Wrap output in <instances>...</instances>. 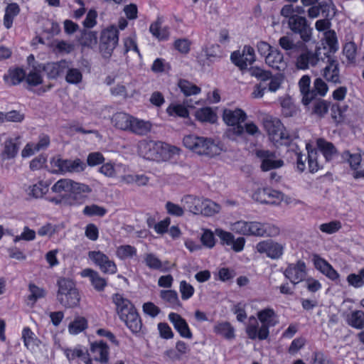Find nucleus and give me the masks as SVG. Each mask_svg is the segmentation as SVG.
I'll return each instance as SVG.
<instances>
[{"label": "nucleus", "mask_w": 364, "mask_h": 364, "mask_svg": "<svg viewBox=\"0 0 364 364\" xmlns=\"http://www.w3.org/2000/svg\"><path fill=\"white\" fill-rule=\"evenodd\" d=\"M257 318L262 326L258 328V321L255 316L249 318L246 332L251 339L258 338L259 340L266 339L269 336V327L277 323V315L271 308H267L258 311Z\"/></svg>", "instance_id": "obj_1"}, {"label": "nucleus", "mask_w": 364, "mask_h": 364, "mask_svg": "<svg viewBox=\"0 0 364 364\" xmlns=\"http://www.w3.org/2000/svg\"><path fill=\"white\" fill-rule=\"evenodd\" d=\"M183 145L199 155H206L210 157L220 155L223 151V146L211 138L198 136L190 134L184 136Z\"/></svg>", "instance_id": "obj_2"}, {"label": "nucleus", "mask_w": 364, "mask_h": 364, "mask_svg": "<svg viewBox=\"0 0 364 364\" xmlns=\"http://www.w3.org/2000/svg\"><path fill=\"white\" fill-rule=\"evenodd\" d=\"M230 228L234 232L243 235L274 237L279 234V228L274 225L257 221L239 220L230 223Z\"/></svg>", "instance_id": "obj_3"}, {"label": "nucleus", "mask_w": 364, "mask_h": 364, "mask_svg": "<svg viewBox=\"0 0 364 364\" xmlns=\"http://www.w3.org/2000/svg\"><path fill=\"white\" fill-rule=\"evenodd\" d=\"M58 290L57 300L65 308H74L78 306L80 296L72 280L65 278L58 281Z\"/></svg>", "instance_id": "obj_4"}, {"label": "nucleus", "mask_w": 364, "mask_h": 364, "mask_svg": "<svg viewBox=\"0 0 364 364\" xmlns=\"http://www.w3.org/2000/svg\"><path fill=\"white\" fill-rule=\"evenodd\" d=\"M247 118V114L240 108L225 109L223 112L224 122L232 128L229 129L226 134L229 139H235L244 134V127L241 124Z\"/></svg>", "instance_id": "obj_5"}, {"label": "nucleus", "mask_w": 364, "mask_h": 364, "mask_svg": "<svg viewBox=\"0 0 364 364\" xmlns=\"http://www.w3.org/2000/svg\"><path fill=\"white\" fill-rule=\"evenodd\" d=\"M51 191L57 194H64L77 198L82 194L90 193L92 189L87 184L70 178H62L54 183Z\"/></svg>", "instance_id": "obj_6"}, {"label": "nucleus", "mask_w": 364, "mask_h": 364, "mask_svg": "<svg viewBox=\"0 0 364 364\" xmlns=\"http://www.w3.org/2000/svg\"><path fill=\"white\" fill-rule=\"evenodd\" d=\"M50 172L54 174L80 173L86 168L85 164L80 159H65L54 156L50 161Z\"/></svg>", "instance_id": "obj_7"}, {"label": "nucleus", "mask_w": 364, "mask_h": 364, "mask_svg": "<svg viewBox=\"0 0 364 364\" xmlns=\"http://www.w3.org/2000/svg\"><path fill=\"white\" fill-rule=\"evenodd\" d=\"M263 127L267 133L269 140L276 146L287 144L288 134L279 119L267 116L263 119Z\"/></svg>", "instance_id": "obj_8"}, {"label": "nucleus", "mask_w": 364, "mask_h": 364, "mask_svg": "<svg viewBox=\"0 0 364 364\" xmlns=\"http://www.w3.org/2000/svg\"><path fill=\"white\" fill-rule=\"evenodd\" d=\"M119 32L115 26H108L101 32L100 52L104 58H109L118 44Z\"/></svg>", "instance_id": "obj_9"}, {"label": "nucleus", "mask_w": 364, "mask_h": 364, "mask_svg": "<svg viewBox=\"0 0 364 364\" xmlns=\"http://www.w3.org/2000/svg\"><path fill=\"white\" fill-rule=\"evenodd\" d=\"M289 29L294 33H298L304 42H309L311 40L312 28L307 23L306 18L295 15L288 20Z\"/></svg>", "instance_id": "obj_10"}, {"label": "nucleus", "mask_w": 364, "mask_h": 364, "mask_svg": "<svg viewBox=\"0 0 364 364\" xmlns=\"http://www.w3.org/2000/svg\"><path fill=\"white\" fill-rule=\"evenodd\" d=\"M21 145V135H14L5 139L2 144L0 157L2 161L14 159L18 154Z\"/></svg>", "instance_id": "obj_11"}, {"label": "nucleus", "mask_w": 364, "mask_h": 364, "mask_svg": "<svg viewBox=\"0 0 364 364\" xmlns=\"http://www.w3.org/2000/svg\"><path fill=\"white\" fill-rule=\"evenodd\" d=\"M230 58L232 63L240 70H245L255 61V50L250 46H245L242 51L233 52Z\"/></svg>", "instance_id": "obj_12"}, {"label": "nucleus", "mask_w": 364, "mask_h": 364, "mask_svg": "<svg viewBox=\"0 0 364 364\" xmlns=\"http://www.w3.org/2000/svg\"><path fill=\"white\" fill-rule=\"evenodd\" d=\"M296 53L299 55L296 59L295 66L299 70H307L310 66L317 65L319 62L317 52L309 50L305 43L304 47Z\"/></svg>", "instance_id": "obj_13"}, {"label": "nucleus", "mask_w": 364, "mask_h": 364, "mask_svg": "<svg viewBox=\"0 0 364 364\" xmlns=\"http://www.w3.org/2000/svg\"><path fill=\"white\" fill-rule=\"evenodd\" d=\"M296 155V168L299 171L303 172L306 169V161L308 160L309 169L311 173L316 172L322 164L318 161L317 152L314 150L308 151V156L301 154L299 152Z\"/></svg>", "instance_id": "obj_14"}, {"label": "nucleus", "mask_w": 364, "mask_h": 364, "mask_svg": "<svg viewBox=\"0 0 364 364\" xmlns=\"http://www.w3.org/2000/svg\"><path fill=\"white\" fill-rule=\"evenodd\" d=\"M89 258L99 267L100 270L105 274H114L117 272V265L114 262L103 252L100 251H91L88 253Z\"/></svg>", "instance_id": "obj_15"}, {"label": "nucleus", "mask_w": 364, "mask_h": 364, "mask_svg": "<svg viewBox=\"0 0 364 364\" xmlns=\"http://www.w3.org/2000/svg\"><path fill=\"white\" fill-rule=\"evenodd\" d=\"M256 155L261 161V169L268 171L272 169L279 168L284 166V161L277 158L275 153L268 150H257Z\"/></svg>", "instance_id": "obj_16"}, {"label": "nucleus", "mask_w": 364, "mask_h": 364, "mask_svg": "<svg viewBox=\"0 0 364 364\" xmlns=\"http://www.w3.org/2000/svg\"><path fill=\"white\" fill-rule=\"evenodd\" d=\"M285 277L293 284L302 282L306 276V266L303 261L289 264L284 272Z\"/></svg>", "instance_id": "obj_17"}, {"label": "nucleus", "mask_w": 364, "mask_h": 364, "mask_svg": "<svg viewBox=\"0 0 364 364\" xmlns=\"http://www.w3.org/2000/svg\"><path fill=\"white\" fill-rule=\"evenodd\" d=\"M256 250L261 254H266L268 257L278 259L283 254L284 247L278 242L267 240L257 243Z\"/></svg>", "instance_id": "obj_18"}, {"label": "nucleus", "mask_w": 364, "mask_h": 364, "mask_svg": "<svg viewBox=\"0 0 364 364\" xmlns=\"http://www.w3.org/2000/svg\"><path fill=\"white\" fill-rule=\"evenodd\" d=\"M161 147V143L154 141L142 140L138 144L139 154L149 160H158L160 157L159 149Z\"/></svg>", "instance_id": "obj_19"}, {"label": "nucleus", "mask_w": 364, "mask_h": 364, "mask_svg": "<svg viewBox=\"0 0 364 364\" xmlns=\"http://www.w3.org/2000/svg\"><path fill=\"white\" fill-rule=\"evenodd\" d=\"M44 70L48 78L56 79L64 74L68 68V61L61 60L58 62H50L45 65H41V68Z\"/></svg>", "instance_id": "obj_20"}, {"label": "nucleus", "mask_w": 364, "mask_h": 364, "mask_svg": "<svg viewBox=\"0 0 364 364\" xmlns=\"http://www.w3.org/2000/svg\"><path fill=\"white\" fill-rule=\"evenodd\" d=\"M344 155L348 157V163L353 170V177L355 178H364V161L361 159V153L351 154L349 151H346Z\"/></svg>", "instance_id": "obj_21"}, {"label": "nucleus", "mask_w": 364, "mask_h": 364, "mask_svg": "<svg viewBox=\"0 0 364 364\" xmlns=\"http://www.w3.org/2000/svg\"><path fill=\"white\" fill-rule=\"evenodd\" d=\"M313 262L315 268L326 275L331 280H336L339 278V274L336 271L333 267L324 259L321 258L318 255L313 256Z\"/></svg>", "instance_id": "obj_22"}, {"label": "nucleus", "mask_w": 364, "mask_h": 364, "mask_svg": "<svg viewBox=\"0 0 364 364\" xmlns=\"http://www.w3.org/2000/svg\"><path fill=\"white\" fill-rule=\"evenodd\" d=\"M202 198L203 197L188 194L183 196L181 199V202L183 205L185 211L186 210L193 215H200Z\"/></svg>", "instance_id": "obj_23"}, {"label": "nucleus", "mask_w": 364, "mask_h": 364, "mask_svg": "<svg viewBox=\"0 0 364 364\" xmlns=\"http://www.w3.org/2000/svg\"><path fill=\"white\" fill-rule=\"evenodd\" d=\"M264 60L267 65L279 71H284L287 68V63L284 60L283 53L277 48L267 55Z\"/></svg>", "instance_id": "obj_24"}, {"label": "nucleus", "mask_w": 364, "mask_h": 364, "mask_svg": "<svg viewBox=\"0 0 364 364\" xmlns=\"http://www.w3.org/2000/svg\"><path fill=\"white\" fill-rule=\"evenodd\" d=\"M90 351L96 361L106 364L109 361V347L102 341L92 343L90 346Z\"/></svg>", "instance_id": "obj_25"}, {"label": "nucleus", "mask_w": 364, "mask_h": 364, "mask_svg": "<svg viewBox=\"0 0 364 364\" xmlns=\"http://www.w3.org/2000/svg\"><path fill=\"white\" fill-rule=\"evenodd\" d=\"M311 78L309 75H304L299 81V87L302 95L301 102L308 105L316 97L314 90H310Z\"/></svg>", "instance_id": "obj_26"}, {"label": "nucleus", "mask_w": 364, "mask_h": 364, "mask_svg": "<svg viewBox=\"0 0 364 364\" xmlns=\"http://www.w3.org/2000/svg\"><path fill=\"white\" fill-rule=\"evenodd\" d=\"M170 321L174 326V328L179 333V334L186 338H191L192 333L188 326V323L179 314L176 313H171L168 315Z\"/></svg>", "instance_id": "obj_27"}, {"label": "nucleus", "mask_w": 364, "mask_h": 364, "mask_svg": "<svg viewBox=\"0 0 364 364\" xmlns=\"http://www.w3.org/2000/svg\"><path fill=\"white\" fill-rule=\"evenodd\" d=\"M119 318L132 332L137 333L140 331L141 322L135 309L126 314L122 313Z\"/></svg>", "instance_id": "obj_28"}, {"label": "nucleus", "mask_w": 364, "mask_h": 364, "mask_svg": "<svg viewBox=\"0 0 364 364\" xmlns=\"http://www.w3.org/2000/svg\"><path fill=\"white\" fill-rule=\"evenodd\" d=\"M305 42L297 41L295 43L294 40L289 36H284L279 39V46L286 51L287 55L291 56L299 52Z\"/></svg>", "instance_id": "obj_29"}, {"label": "nucleus", "mask_w": 364, "mask_h": 364, "mask_svg": "<svg viewBox=\"0 0 364 364\" xmlns=\"http://www.w3.org/2000/svg\"><path fill=\"white\" fill-rule=\"evenodd\" d=\"M144 258L146 265L150 269L167 272L174 266V264H170L167 261L162 262L155 255L152 253H147L144 255Z\"/></svg>", "instance_id": "obj_30"}, {"label": "nucleus", "mask_w": 364, "mask_h": 364, "mask_svg": "<svg viewBox=\"0 0 364 364\" xmlns=\"http://www.w3.org/2000/svg\"><path fill=\"white\" fill-rule=\"evenodd\" d=\"M80 274L83 277H89L92 285L97 291H102L107 285L105 279L102 277L97 272L92 269H85L81 272Z\"/></svg>", "instance_id": "obj_31"}, {"label": "nucleus", "mask_w": 364, "mask_h": 364, "mask_svg": "<svg viewBox=\"0 0 364 364\" xmlns=\"http://www.w3.org/2000/svg\"><path fill=\"white\" fill-rule=\"evenodd\" d=\"M316 146L328 161L332 160L337 155V149L335 146L322 138L316 140Z\"/></svg>", "instance_id": "obj_32"}, {"label": "nucleus", "mask_w": 364, "mask_h": 364, "mask_svg": "<svg viewBox=\"0 0 364 364\" xmlns=\"http://www.w3.org/2000/svg\"><path fill=\"white\" fill-rule=\"evenodd\" d=\"M152 124L149 121L132 117L129 131L137 135H146L151 129Z\"/></svg>", "instance_id": "obj_33"}, {"label": "nucleus", "mask_w": 364, "mask_h": 364, "mask_svg": "<svg viewBox=\"0 0 364 364\" xmlns=\"http://www.w3.org/2000/svg\"><path fill=\"white\" fill-rule=\"evenodd\" d=\"M132 119V116L127 113L117 112L112 116L111 120L112 124L116 128L124 131H129Z\"/></svg>", "instance_id": "obj_34"}, {"label": "nucleus", "mask_w": 364, "mask_h": 364, "mask_svg": "<svg viewBox=\"0 0 364 364\" xmlns=\"http://www.w3.org/2000/svg\"><path fill=\"white\" fill-rule=\"evenodd\" d=\"M220 210L221 206L218 203L208 198H202L201 212H200V215L205 217H212L219 213Z\"/></svg>", "instance_id": "obj_35"}, {"label": "nucleus", "mask_w": 364, "mask_h": 364, "mask_svg": "<svg viewBox=\"0 0 364 364\" xmlns=\"http://www.w3.org/2000/svg\"><path fill=\"white\" fill-rule=\"evenodd\" d=\"M20 7L16 3L9 4L5 9L3 24L6 29L12 27L14 18L19 14Z\"/></svg>", "instance_id": "obj_36"}, {"label": "nucleus", "mask_w": 364, "mask_h": 364, "mask_svg": "<svg viewBox=\"0 0 364 364\" xmlns=\"http://www.w3.org/2000/svg\"><path fill=\"white\" fill-rule=\"evenodd\" d=\"M112 300L116 305L119 316H121L122 313L126 314L134 309L131 302L120 294L113 295Z\"/></svg>", "instance_id": "obj_37"}, {"label": "nucleus", "mask_w": 364, "mask_h": 364, "mask_svg": "<svg viewBox=\"0 0 364 364\" xmlns=\"http://www.w3.org/2000/svg\"><path fill=\"white\" fill-rule=\"evenodd\" d=\"M323 77L329 82L334 83L339 82L338 63L336 60H330L328 65L323 70Z\"/></svg>", "instance_id": "obj_38"}, {"label": "nucleus", "mask_w": 364, "mask_h": 364, "mask_svg": "<svg viewBox=\"0 0 364 364\" xmlns=\"http://www.w3.org/2000/svg\"><path fill=\"white\" fill-rule=\"evenodd\" d=\"M49 186L50 183L46 181H39L37 183L30 186L26 192L29 196L36 198H42L48 193Z\"/></svg>", "instance_id": "obj_39"}, {"label": "nucleus", "mask_w": 364, "mask_h": 364, "mask_svg": "<svg viewBox=\"0 0 364 364\" xmlns=\"http://www.w3.org/2000/svg\"><path fill=\"white\" fill-rule=\"evenodd\" d=\"M65 80L68 84L78 85L82 81V72L80 69L72 68L68 61V68L66 69Z\"/></svg>", "instance_id": "obj_40"}, {"label": "nucleus", "mask_w": 364, "mask_h": 364, "mask_svg": "<svg viewBox=\"0 0 364 364\" xmlns=\"http://www.w3.org/2000/svg\"><path fill=\"white\" fill-rule=\"evenodd\" d=\"M87 328V320L83 317L77 316L68 325V332L71 335H77Z\"/></svg>", "instance_id": "obj_41"}, {"label": "nucleus", "mask_w": 364, "mask_h": 364, "mask_svg": "<svg viewBox=\"0 0 364 364\" xmlns=\"http://www.w3.org/2000/svg\"><path fill=\"white\" fill-rule=\"evenodd\" d=\"M80 44L83 47L92 48L96 46L97 43V33L91 31H83L80 38L79 39Z\"/></svg>", "instance_id": "obj_42"}, {"label": "nucleus", "mask_w": 364, "mask_h": 364, "mask_svg": "<svg viewBox=\"0 0 364 364\" xmlns=\"http://www.w3.org/2000/svg\"><path fill=\"white\" fill-rule=\"evenodd\" d=\"M22 338L23 339L25 346L30 350H33L38 346L39 340L31 330L26 327L22 331Z\"/></svg>", "instance_id": "obj_43"}, {"label": "nucleus", "mask_w": 364, "mask_h": 364, "mask_svg": "<svg viewBox=\"0 0 364 364\" xmlns=\"http://www.w3.org/2000/svg\"><path fill=\"white\" fill-rule=\"evenodd\" d=\"M178 86L185 96L195 95L200 92L199 87L186 80H179Z\"/></svg>", "instance_id": "obj_44"}, {"label": "nucleus", "mask_w": 364, "mask_h": 364, "mask_svg": "<svg viewBox=\"0 0 364 364\" xmlns=\"http://www.w3.org/2000/svg\"><path fill=\"white\" fill-rule=\"evenodd\" d=\"M160 298L173 307L180 306L181 302L178 294L174 290H161L159 293Z\"/></svg>", "instance_id": "obj_45"}, {"label": "nucleus", "mask_w": 364, "mask_h": 364, "mask_svg": "<svg viewBox=\"0 0 364 364\" xmlns=\"http://www.w3.org/2000/svg\"><path fill=\"white\" fill-rule=\"evenodd\" d=\"M51 48L54 52L68 54L75 49V45L62 40H55L51 43Z\"/></svg>", "instance_id": "obj_46"}, {"label": "nucleus", "mask_w": 364, "mask_h": 364, "mask_svg": "<svg viewBox=\"0 0 364 364\" xmlns=\"http://www.w3.org/2000/svg\"><path fill=\"white\" fill-rule=\"evenodd\" d=\"M214 331L227 339H232L235 337L234 328L228 322L218 323L214 327Z\"/></svg>", "instance_id": "obj_47"}, {"label": "nucleus", "mask_w": 364, "mask_h": 364, "mask_svg": "<svg viewBox=\"0 0 364 364\" xmlns=\"http://www.w3.org/2000/svg\"><path fill=\"white\" fill-rule=\"evenodd\" d=\"M196 117L200 122L214 123L217 120L216 114L210 107L199 109L196 112Z\"/></svg>", "instance_id": "obj_48"}, {"label": "nucleus", "mask_w": 364, "mask_h": 364, "mask_svg": "<svg viewBox=\"0 0 364 364\" xmlns=\"http://www.w3.org/2000/svg\"><path fill=\"white\" fill-rule=\"evenodd\" d=\"M120 168H124V166L121 164H114L111 162H108L101 166L99 171L106 177L115 178L117 177L118 170Z\"/></svg>", "instance_id": "obj_49"}, {"label": "nucleus", "mask_w": 364, "mask_h": 364, "mask_svg": "<svg viewBox=\"0 0 364 364\" xmlns=\"http://www.w3.org/2000/svg\"><path fill=\"white\" fill-rule=\"evenodd\" d=\"M41 66V65H39L38 67L33 68L27 75L26 74L25 80L28 85L37 86L43 82V77L39 73L42 70V68H40Z\"/></svg>", "instance_id": "obj_50"}, {"label": "nucleus", "mask_w": 364, "mask_h": 364, "mask_svg": "<svg viewBox=\"0 0 364 364\" xmlns=\"http://www.w3.org/2000/svg\"><path fill=\"white\" fill-rule=\"evenodd\" d=\"M348 324L357 329L364 328V312L362 311H354L351 312L348 319Z\"/></svg>", "instance_id": "obj_51"}, {"label": "nucleus", "mask_w": 364, "mask_h": 364, "mask_svg": "<svg viewBox=\"0 0 364 364\" xmlns=\"http://www.w3.org/2000/svg\"><path fill=\"white\" fill-rule=\"evenodd\" d=\"M149 31L160 41L166 40L169 36V32L166 28L161 27V23L156 21L151 24Z\"/></svg>", "instance_id": "obj_52"}, {"label": "nucleus", "mask_w": 364, "mask_h": 364, "mask_svg": "<svg viewBox=\"0 0 364 364\" xmlns=\"http://www.w3.org/2000/svg\"><path fill=\"white\" fill-rule=\"evenodd\" d=\"M26 77V73L23 69L16 68L10 71L9 76H5L4 80L11 85L19 84Z\"/></svg>", "instance_id": "obj_53"}, {"label": "nucleus", "mask_w": 364, "mask_h": 364, "mask_svg": "<svg viewBox=\"0 0 364 364\" xmlns=\"http://www.w3.org/2000/svg\"><path fill=\"white\" fill-rule=\"evenodd\" d=\"M318 228L323 233L332 235L338 232L342 228V223L339 220H331L330 222L321 224Z\"/></svg>", "instance_id": "obj_54"}, {"label": "nucleus", "mask_w": 364, "mask_h": 364, "mask_svg": "<svg viewBox=\"0 0 364 364\" xmlns=\"http://www.w3.org/2000/svg\"><path fill=\"white\" fill-rule=\"evenodd\" d=\"M358 48L353 41L346 43L343 48V53L348 63H354L356 60Z\"/></svg>", "instance_id": "obj_55"}, {"label": "nucleus", "mask_w": 364, "mask_h": 364, "mask_svg": "<svg viewBox=\"0 0 364 364\" xmlns=\"http://www.w3.org/2000/svg\"><path fill=\"white\" fill-rule=\"evenodd\" d=\"M136 253L135 247L129 245L119 246L116 250L117 256L121 259L132 257Z\"/></svg>", "instance_id": "obj_56"}, {"label": "nucleus", "mask_w": 364, "mask_h": 364, "mask_svg": "<svg viewBox=\"0 0 364 364\" xmlns=\"http://www.w3.org/2000/svg\"><path fill=\"white\" fill-rule=\"evenodd\" d=\"M111 93L114 96L122 97L123 98L132 97L136 93L134 90L128 91L126 86L122 84H117L111 88Z\"/></svg>", "instance_id": "obj_57"}, {"label": "nucleus", "mask_w": 364, "mask_h": 364, "mask_svg": "<svg viewBox=\"0 0 364 364\" xmlns=\"http://www.w3.org/2000/svg\"><path fill=\"white\" fill-rule=\"evenodd\" d=\"M82 213L84 215L87 216H104L106 213L107 210L102 206L97 205L96 204H92L90 205H86Z\"/></svg>", "instance_id": "obj_58"}, {"label": "nucleus", "mask_w": 364, "mask_h": 364, "mask_svg": "<svg viewBox=\"0 0 364 364\" xmlns=\"http://www.w3.org/2000/svg\"><path fill=\"white\" fill-rule=\"evenodd\" d=\"M166 112L170 116H178L183 118L188 117V109L181 105H171L167 107Z\"/></svg>", "instance_id": "obj_59"}, {"label": "nucleus", "mask_w": 364, "mask_h": 364, "mask_svg": "<svg viewBox=\"0 0 364 364\" xmlns=\"http://www.w3.org/2000/svg\"><path fill=\"white\" fill-rule=\"evenodd\" d=\"M165 208L167 213L173 216L181 217L185 213L183 205L181 206L171 201L166 203Z\"/></svg>", "instance_id": "obj_60"}, {"label": "nucleus", "mask_w": 364, "mask_h": 364, "mask_svg": "<svg viewBox=\"0 0 364 364\" xmlns=\"http://www.w3.org/2000/svg\"><path fill=\"white\" fill-rule=\"evenodd\" d=\"M324 38L329 47V50L336 52L338 48L336 32L333 30L326 31L324 33Z\"/></svg>", "instance_id": "obj_61"}, {"label": "nucleus", "mask_w": 364, "mask_h": 364, "mask_svg": "<svg viewBox=\"0 0 364 364\" xmlns=\"http://www.w3.org/2000/svg\"><path fill=\"white\" fill-rule=\"evenodd\" d=\"M29 291L31 294L28 296V299L30 301H33V303H35L38 299L45 297L46 295L45 289L33 284H29Z\"/></svg>", "instance_id": "obj_62"}, {"label": "nucleus", "mask_w": 364, "mask_h": 364, "mask_svg": "<svg viewBox=\"0 0 364 364\" xmlns=\"http://www.w3.org/2000/svg\"><path fill=\"white\" fill-rule=\"evenodd\" d=\"M250 75L255 77L262 82H265L271 77V72L264 70L259 67H251L248 70Z\"/></svg>", "instance_id": "obj_63"}, {"label": "nucleus", "mask_w": 364, "mask_h": 364, "mask_svg": "<svg viewBox=\"0 0 364 364\" xmlns=\"http://www.w3.org/2000/svg\"><path fill=\"white\" fill-rule=\"evenodd\" d=\"M283 114L286 117H292L297 109L290 98H284L281 102Z\"/></svg>", "instance_id": "obj_64"}]
</instances>
